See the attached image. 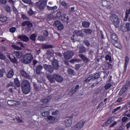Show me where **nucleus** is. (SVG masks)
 Returning a JSON list of instances; mask_svg holds the SVG:
<instances>
[{
    "label": "nucleus",
    "instance_id": "1",
    "mask_svg": "<svg viewBox=\"0 0 130 130\" xmlns=\"http://www.w3.org/2000/svg\"><path fill=\"white\" fill-rule=\"evenodd\" d=\"M111 39H112V44L118 49L121 50L122 49V45L120 42H118V38H117V35L115 33H113L111 35Z\"/></svg>",
    "mask_w": 130,
    "mask_h": 130
},
{
    "label": "nucleus",
    "instance_id": "2",
    "mask_svg": "<svg viewBox=\"0 0 130 130\" xmlns=\"http://www.w3.org/2000/svg\"><path fill=\"white\" fill-rule=\"evenodd\" d=\"M47 78L51 83H54L55 81L59 82V83H61L63 81V78L59 75L56 74H53L52 76L47 75Z\"/></svg>",
    "mask_w": 130,
    "mask_h": 130
},
{
    "label": "nucleus",
    "instance_id": "3",
    "mask_svg": "<svg viewBox=\"0 0 130 130\" xmlns=\"http://www.w3.org/2000/svg\"><path fill=\"white\" fill-rule=\"evenodd\" d=\"M21 88L23 93L25 95L29 94L30 91H31V88L30 86V83L29 81L27 80H24L22 81L21 83Z\"/></svg>",
    "mask_w": 130,
    "mask_h": 130
},
{
    "label": "nucleus",
    "instance_id": "4",
    "mask_svg": "<svg viewBox=\"0 0 130 130\" xmlns=\"http://www.w3.org/2000/svg\"><path fill=\"white\" fill-rule=\"evenodd\" d=\"M34 58L33 55L31 53H26L23 55V59L21 60V61L23 63L29 64L32 62Z\"/></svg>",
    "mask_w": 130,
    "mask_h": 130
},
{
    "label": "nucleus",
    "instance_id": "5",
    "mask_svg": "<svg viewBox=\"0 0 130 130\" xmlns=\"http://www.w3.org/2000/svg\"><path fill=\"white\" fill-rule=\"evenodd\" d=\"M109 18L110 20H111L115 28H118V27H119V23L120 22L119 20H118V17H117V15L113 14L111 16H110Z\"/></svg>",
    "mask_w": 130,
    "mask_h": 130
},
{
    "label": "nucleus",
    "instance_id": "6",
    "mask_svg": "<svg viewBox=\"0 0 130 130\" xmlns=\"http://www.w3.org/2000/svg\"><path fill=\"white\" fill-rule=\"evenodd\" d=\"M47 4V1L45 0L42 1V0H41L36 4V6L37 8H38L39 10H41L45 9V7H46Z\"/></svg>",
    "mask_w": 130,
    "mask_h": 130
},
{
    "label": "nucleus",
    "instance_id": "7",
    "mask_svg": "<svg viewBox=\"0 0 130 130\" xmlns=\"http://www.w3.org/2000/svg\"><path fill=\"white\" fill-rule=\"evenodd\" d=\"M86 122V120H81L79 122H78L74 126V128L75 130H80L81 128H83L84 126L85 125V123Z\"/></svg>",
    "mask_w": 130,
    "mask_h": 130
},
{
    "label": "nucleus",
    "instance_id": "8",
    "mask_svg": "<svg viewBox=\"0 0 130 130\" xmlns=\"http://www.w3.org/2000/svg\"><path fill=\"white\" fill-rule=\"evenodd\" d=\"M54 26L57 27L58 31H62V30H63V24H62L61 22L59 20H56L54 21Z\"/></svg>",
    "mask_w": 130,
    "mask_h": 130
},
{
    "label": "nucleus",
    "instance_id": "9",
    "mask_svg": "<svg viewBox=\"0 0 130 130\" xmlns=\"http://www.w3.org/2000/svg\"><path fill=\"white\" fill-rule=\"evenodd\" d=\"M21 26H22V27H25V26H26L27 27L28 31H31V28L33 27V23L31 22V21H23L21 23Z\"/></svg>",
    "mask_w": 130,
    "mask_h": 130
},
{
    "label": "nucleus",
    "instance_id": "10",
    "mask_svg": "<svg viewBox=\"0 0 130 130\" xmlns=\"http://www.w3.org/2000/svg\"><path fill=\"white\" fill-rule=\"evenodd\" d=\"M72 123H73V117H68L65 119L64 124L67 127H70L72 126Z\"/></svg>",
    "mask_w": 130,
    "mask_h": 130
},
{
    "label": "nucleus",
    "instance_id": "11",
    "mask_svg": "<svg viewBox=\"0 0 130 130\" xmlns=\"http://www.w3.org/2000/svg\"><path fill=\"white\" fill-rule=\"evenodd\" d=\"M63 56L65 59L69 60L73 58V56H74V53L73 52L67 51L63 53Z\"/></svg>",
    "mask_w": 130,
    "mask_h": 130
},
{
    "label": "nucleus",
    "instance_id": "12",
    "mask_svg": "<svg viewBox=\"0 0 130 130\" xmlns=\"http://www.w3.org/2000/svg\"><path fill=\"white\" fill-rule=\"evenodd\" d=\"M43 67L45 70L47 72H49V73H52L53 72H54V69H53V67L51 66V65L44 64Z\"/></svg>",
    "mask_w": 130,
    "mask_h": 130
},
{
    "label": "nucleus",
    "instance_id": "13",
    "mask_svg": "<svg viewBox=\"0 0 130 130\" xmlns=\"http://www.w3.org/2000/svg\"><path fill=\"white\" fill-rule=\"evenodd\" d=\"M13 54L16 58L20 59L24 57V54L20 51H14Z\"/></svg>",
    "mask_w": 130,
    "mask_h": 130
},
{
    "label": "nucleus",
    "instance_id": "14",
    "mask_svg": "<svg viewBox=\"0 0 130 130\" xmlns=\"http://www.w3.org/2000/svg\"><path fill=\"white\" fill-rule=\"evenodd\" d=\"M52 64L54 70H57L59 68V65L58 64V61L56 59H54L52 61Z\"/></svg>",
    "mask_w": 130,
    "mask_h": 130
},
{
    "label": "nucleus",
    "instance_id": "15",
    "mask_svg": "<svg viewBox=\"0 0 130 130\" xmlns=\"http://www.w3.org/2000/svg\"><path fill=\"white\" fill-rule=\"evenodd\" d=\"M127 19L128 22H130V8L126 10L124 21H127Z\"/></svg>",
    "mask_w": 130,
    "mask_h": 130
},
{
    "label": "nucleus",
    "instance_id": "16",
    "mask_svg": "<svg viewBox=\"0 0 130 130\" xmlns=\"http://www.w3.org/2000/svg\"><path fill=\"white\" fill-rule=\"evenodd\" d=\"M127 85H124L123 86V87L120 89L118 93L119 96H122L123 94H124L126 90H127Z\"/></svg>",
    "mask_w": 130,
    "mask_h": 130
},
{
    "label": "nucleus",
    "instance_id": "17",
    "mask_svg": "<svg viewBox=\"0 0 130 130\" xmlns=\"http://www.w3.org/2000/svg\"><path fill=\"white\" fill-rule=\"evenodd\" d=\"M114 120V117H111L107 121L105 122L102 126H107V124H110Z\"/></svg>",
    "mask_w": 130,
    "mask_h": 130
},
{
    "label": "nucleus",
    "instance_id": "18",
    "mask_svg": "<svg viewBox=\"0 0 130 130\" xmlns=\"http://www.w3.org/2000/svg\"><path fill=\"white\" fill-rule=\"evenodd\" d=\"M18 38L24 42H28L29 41V38L25 35H20L18 36Z\"/></svg>",
    "mask_w": 130,
    "mask_h": 130
},
{
    "label": "nucleus",
    "instance_id": "19",
    "mask_svg": "<svg viewBox=\"0 0 130 130\" xmlns=\"http://www.w3.org/2000/svg\"><path fill=\"white\" fill-rule=\"evenodd\" d=\"M47 118L49 123H54L56 121L55 117H53V116H49Z\"/></svg>",
    "mask_w": 130,
    "mask_h": 130
},
{
    "label": "nucleus",
    "instance_id": "20",
    "mask_svg": "<svg viewBox=\"0 0 130 130\" xmlns=\"http://www.w3.org/2000/svg\"><path fill=\"white\" fill-rule=\"evenodd\" d=\"M20 74H21V76H22V77H24V78H25V79H30V75H29V74H28V73H27V72H26V71H25L24 70H21L20 71Z\"/></svg>",
    "mask_w": 130,
    "mask_h": 130
},
{
    "label": "nucleus",
    "instance_id": "21",
    "mask_svg": "<svg viewBox=\"0 0 130 130\" xmlns=\"http://www.w3.org/2000/svg\"><path fill=\"white\" fill-rule=\"evenodd\" d=\"M79 56L80 57V58H81V59H82L84 62H89L90 61V59H89V58L85 56V55H84V54H79Z\"/></svg>",
    "mask_w": 130,
    "mask_h": 130
},
{
    "label": "nucleus",
    "instance_id": "22",
    "mask_svg": "<svg viewBox=\"0 0 130 130\" xmlns=\"http://www.w3.org/2000/svg\"><path fill=\"white\" fill-rule=\"evenodd\" d=\"M43 70V67L41 66V64L38 65L37 67L36 72L38 75H40V73H41V70Z\"/></svg>",
    "mask_w": 130,
    "mask_h": 130
},
{
    "label": "nucleus",
    "instance_id": "23",
    "mask_svg": "<svg viewBox=\"0 0 130 130\" xmlns=\"http://www.w3.org/2000/svg\"><path fill=\"white\" fill-rule=\"evenodd\" d=\"M14 76V70L13 69H11L10 71L8 73L7 78L8 79H12Z\"/></svg>",
    "mask_w": 130,
    "mask_h": 130
},
{
    "label": "nucleus",
    "instance_id": "24",
    "mask_svg": "<svg viewBox=\"0 0 130 130\" xmlns=\"http://www.w3.org/2000/svg\"><path fill=\"white\" fill-rule=\"evenodd\" d=\"M82 25L84 28H89V27H90V22L88 21H83L82 22Z\"/></svg>",
    "mask_w": 130,
    "mask_h": 130
},
{
    "label": "nucleus",
    "instance_id": "25",
    "mask_svg": "<svg viewBox=\"0 0 130 130\" xmlns=\"http://www.w3.org/2000/svg\"><path fill=\"white\" fill-rule=\"evenodd\" d=\"M17 102L15 101L14 100H8L7 102V104L8 105L10 106H15L17 104Z\"/></svg>",
    "mask_w": 130,
    "mask_h": 130
},
{
    "label": "nucleus",
    "instance_id": "26",
    "mask_svg": "<svg viewBox=\"0 0 130 130\" xmlns=\"http://www.w3.org/2000/svg\"><path fill=\"white\" fill-rule=\"evenodd\" d=\"M42 47L43 49H48V48H53V46L45 44L42 45Z\"/></svg>",
    "mask_w": 130,
    "mask_h": 130
},
{
    "label": "nucleus",
    "instance_id": "27",
    "mask_svg": "<svg viewBox=\"0 0 130 130\" xmlns=\"http://www.w3.org/2000/svg\"><path fill=\"white\" fill-rule=\"evenodd\" d=\"M75 33L77 36L84 37V34L82 30H75Z\"/></svg>",
    "mask_w": 130,
    "mask_h": 130
},
{
    "label": "nucleus",
    "instance_id": "28",
    "mask_svg": "<svg viewBox=\"0 0 130 130\" xmlns=\"http://www.w3.org/2000/svg\"><path fill=\"white\" fill-rule=\"evenodd\" d=\"M51 99V98H50V96H47L46 98L44 99L42 101V103H44L45 104L46 103H48L49 101H50Z\"/></svg>",
    "mask_w": 130,
    "mask_h": 130
},
{
    "label": "nucleus",
    "instance_id": "29",
    "mask_svg": "<svg viewBox=\"0 0 130 130\" xmlns=\"http://www.w3.org/2000/svg\"><path fill=\"white\" fill-rule=\"evenodd\" d=\"M14 82L17 88H19V87L21 86V83H20V81L19 80V79H18V78H15L14 80Z\"/></svg>",
    "mask_w": 130,
    "mask_h": 130
},
{
    "label": "nucleus",
    "instance_id": "30",
    "mask_svg": "<svg viewBox=\"0 0 130 130\" xmlns=\"http://www.w3.org/2000/svg\"><path fill=\"white\" fill-rule=\"evenodd\" d=\"M7 20H8V18L4 15H0V21L2 23H5V22H7Z\"/></svg>",
    "mask_w": 130,
    "mask_h": 130
},
{
    "label": "nucleus",
    "instance_id": "31",
    "mask_svg": "<svg viewBox=\"0 0 130 130\" xmlns=\"http://www.w3.org/2000/svg\"><path fill=\"white\" fill-rule=\"evenodd\" d=\"M47 9L48 11H55V10H57V6H55L54 7L47 6Z\"/></svg>",
    "mask_w": 130,
    "mask_h": 130
},
{
    "label": "nucleus",
    "instance_id": "32",
    "mask_svg": "<svg viewBox=\"0 0 130 130\" xmlns=\"http://www.w3.org/2000/svg\"><path fill=\"white\" fill-rule=\"evenodd\" d=\"M84 33H85V34H87V35L92 34L93 33V31L92 29H90L89 28L88 29H84Z\"/></svg>",
    "mask_w": 130,
    "mask_h": 130
},
{
    "label": "nucleus",
    "instance_id": "33",
    "mask_svg": "<svg viewBox=\"0 0 130 130\" xmlns=\"http://www.w3.org/2000/svg\"><path fill=\"white\" fill-rule=\"evenodd\" d=\"M37 37V35L35 34H33L30 35L29 38L30 40H32V41H36Z\"/></svg>",
    "mask_w": 130,
    "mask_h": 130
},
{
    "label": "nucleus",
    "instance_id": "34",
    "mask_svg": "<svg viewBox=\"0 0 130 130\" xmlns=\"http://www.w3.org/2000/svg\"><path fill=\"white\" fill-rule=\"evenodd\" d=\"M9 59L12 63H17L18 62V60L17 59V58L15 57H14V58H12L10 56L9 57Z\"/></svg>",
    "mask_w": 130,
    "mask_h": 130
},
{
    "label": "nucleus",
    "instance_id": "35",
    "mask_svg": "<svg viewBox=\"0 0 130 130\" xmlns=\"http://www.w3.org/2000/svg\"><path fill=\"white\" fill-rule=\"evenodd\" d=\"M80 88V85H77L76 86V87H75V88L74 89H73L72 90H71V93H72V94H75V93L78 91V90H79V88Z\"/></svg>",
    "mask_w": 130,
    "mask_h": 130
},
{
    "label": "nucleus",
    "instance_id": "36",
    "mask_svg": "<svg viewBox=\"0 0 130 130\" xmlns=\"http://www.w3.org/2000/svg\"><path fill=\"white\" fill-rule=\"evenodd\" d=\"M129 62V57H128V56H125V62H124V66H127Z\"/></svg>",
    "mask_w": 130,
    "mask_h": 130
},
{
    "label": "nucleus",
    "instance_id": "37",
    "mask_svg": "<svg viewBox=\"0 0 130 130\" xmlns=\"http://www.w3.org/2000/svg\"><path fill=\"white\" fill-rule=\"evenodd\" d=\"M12 47H13L14 49H15V50H22V48H21V47H19L16 45H12Z\"/></svg>",
    "mask_w": 130,
    "mask_h": 130
},
{
    "label": "nucleus",
    "instance_id": "38",
    "mask_svg": "<svg viewBox=\"0 0 130 130\" xmlns=\"http://www.w3.org/2000/svg\"><path fill=\"white\" fill-rule=\"evenodd\" d=\"M68 74L71 76H75V71L72 69H69L68 70Z\"/></svg>",
    "mask_w": 130,
    "mask_h": 130
},
{
    "label": "nucleus",
    "instance_id": "39",
    "mask_svg": "<svg viewBox=\"0 0 130 130\" xmlns=\"http://www.w3.org/2000/svg\"><path fill=\"white\" fill-rule=\"evenodd\" d=\"M22 1L23 3H24V4H27V5H33V3L31 0H22Z\"/></svg>",
    "mask_w": 130,
    "mask_h": 130
},
{
    "label": "nucleus",
    "instance_id": "40",
    "mask_svg": "<svg viewBox=\"0 0 130 130\" xmlns=\"http://www.w3.org/2000/svg\"><path fill=\"white\" fill-rule=\"evenodd\" d=\"M34 14V11L32 10L31 8H30L29 10L27 11V15H28L29 16H33Z\"/></svg>",
    "mask_w": 130,
    "mask_h": 130
},
{
    "label": "nucleus",
    "instance_id": "41",
    "mask_svg": "<svg viewBox=\"0 0 130 130\" xmlns=\"http://www.w3.org/2000/svg\"><path fill=\"white\" fill-rule=\"evenodd\" d=\"M105 58H106V60H109L110 63L112 62V58H111V56H110V55H106Z\"/></svg>",
    "mask_w": 130,
    "mask_h": 130
},
{
    "label": "nucleus",
    "instance_id": "42",
    "mask_svg": "<svg viewBox=\"0 0 130 130\" xmlns=\"http://www.w3.org/2000/svg\"><path fill=\"white\" fill-rule=\"evenodd\" d=\"M92 79H93V76H89L87 78L84 80V83H88V82H90Z\"/></svg>",
    "mask_w": 130,
    "mask_h": 130
},
{
    "label": "nucleus",
    "instance_id": "43",
    "mask_svg": "<svg viewBox=\"0 0 130 130\" xmlns=\"http://www.w3.org/2000/svg\"><path fill=\"white\" fill-rule=\"evenodd\" d=\"M112 86V85L111 84V83H107L105 85V90H109V89L110 88H111V86Z\"/></svg>",
    "mask_w": 130,
    "mask_h": 130
},
{
    "label": "nucleus",
    "instance_id": "44",
    "mask_svg": "<svg viewBox=\"0 0 130 130\" xmlns=\"http://www.w3.org/2000/svg\"><path fill=\"white\" fill-rule=\"evenodd\" d=\"M83 43L84 44H85V45H86V46H87V47H89L90 46V45H91V44L90 43V42H89V41L86 40L83 41Z\"/></svg>",
    "mask_w": 130,
    "mask_h": 130
},
{
    "label": "nucleus",
    "instance_id": "45",
    "mask_svg": "<svg viewBox=\"0 0 130 130\" xmlns=\"http://www.w3.org/2000/svg\"><path fill=\"white\" fill-rule=\"evenodd\" d=\"M125 28H126L127 32H129L130 31V23L127 22L125 24Z\"/></svg>",
    "mask_w": 130,
    "mask_h": 130
},
{
    "label": "nucleus",
    "instance_id": "46",
    "mask_svg": "<svg viewBox=\"0 0 130 130\" xmlns=\"http://www.w3.org/2000/svg\"><path fill=\"white\" fill-rule=\"evenodd\" d=\"M48 115H49V112L48 111H46L42 113V116H43V117H46Z\"/></svg>",
    "mask_w": 130,
    "mask_h": 130
},
{
    "label": "nucleus",
    "instance_id": "47",
    "mask_svg": "<svg viewBox=\"0 0 130 130\" xmlns=\"http://www.w3.org/2000/svg\"><path fill=\"white\" fill-rule=\"evenodd\" d=\"M64 21L67 22V23H69V20H70V18H69V16L67 15V14H64Z\"/></svg>",
    "mask_w": 130,
    "mask_h": 130
},
{
    "label": "nucleus",
    "instance_id": "48",
    "mask_svg": "<svg viewBox=\"0 0 130 130\" xmlns=\"http://www.w3.org/2000/svg\"><path fill=\"white\" fill-rule=\"evenodd\" d=\"M100 78V75L99 73H96L93 75L92 79L93 80H96V79H99Z\"/></svg>",
    "mask_w": 130,
    "mask_h": 130
},
{
    "label": "nucleus",
    "instance_id": "49",
    "mask_svg": "<svg viewBox=\"0 0 130 130\" xmlns=\"http://www.w3.org/2000/svg\"><path fill=\"white\" fill-rule=\"evenodd\" d=\"M80 53H84V52H86V49L84 47H81L79 49V52Z\"/></svg>",
    "mask_w": 130,
    "mask_h": 130
},
{
    "label": "nucleus",
    "instance_id": "50",
    "mask_svg": "<svg viewBox=\"0 0 130 130\" xmlns=\"http://www.w3.org/2000/svg\"><path fill=\"white\" fill-rule=\"evenodd\" d=\"M16 28L15 27H12L9 29V31L11 32V33H15L16 32Z\"/></svg>",
    "mask_w": 130,
    "mask_h": 130
},
{
    "label": "nucleus",
    "instance_id": "51",
    "mask_svg": "<svg viewBox=\"0 0 130 130\" xmlns=\"http://www.w3.org/2000/svg\"><path fill=\"white\" fill-rule=\"evenodd\" d=\"M79 61V59L75 58V59H72L70 60V63H75V62H78Z\"/></svg>",
    "mask_w": 130,
    "mask_h": 130
},
{
    "label": "nucleus",
    "instance_id": "52",
    "mask_svg": "<svg viewBox=\"0 0 130 130\" xmlns=\"http://www.w3.org/2000/svg\"><path fill=\"white\" fill-rule=\"evenodd\" d=\"M4 74H5V70L1 69L0 70V78H3V77H4Z\"/></svg>",
    "mask_w": 130,
    "mask_h": 130
},
{
    "label": "nucleus",
    "instance_id": "53",
    "mask_svg": "<svg viewBox=\"0 0 130 130\" xmlns=\"http://www.w3.org/2000/svg\"><path fill=\"white\" fill-rule=\"evenodd\" d=\"M61 5L62 7H64V8H68V6H69L68 5V4H67V2H66L64 1H62L61 3Z\"/></svg>",
    "mask_w": 130,
    "mask_h": 130
},
{
    "label": "nucleus",
    "instance_id": "54",
    "mask_svg": "<svg viewBox=\"0 0 130 130\" xmlns=\"http://www.w3.org/2000/svg\"><path fill=\"white\" fill-rule=\"evenodd\" d=\"M120 108H121V107L120 106L117 107L116 108L112 110V113H115V112H116V111H118V110H119Z\"/></svg>",
    "mask_w": 130,
    "mask_h": 130
},
{
    "label": "nucleus",
    "instance_id": "55",
    "mask_svg": "<svg viewBox=\"0 0 130 130\" xmlns=\"http://www.w3.org/2000/svg\"><path fill=\"white\" fill-rule=\"evenodd\" d=\"M80 69H81V64H76L75 65V70L76 71H79V70H80Z\"/></svg>",
    "mask_w": 130,
    "mask_h": 130
},
{
    "label": "nucleus",
    "instance_id": "56",
    "mask_svg": "<svg viewBox=\"0 0 130 130\" xmlns=\"http://www.w3.org/2000/svg\"><path fill=\"white\" fill-rule=\"evenodd\" d=\"M11 7H10L9 6H7L5 7V10L8 13H11Z\"/></svg>",
    "mask_w": 130,
    "mask_h": 130
},
{
    "label": "nucleus",
    "instance_id": "57",
    "mask_svg": "<svg viewBox=\"0 0 130 130\" xmlns=\"http://www.w3.org/2000/svg\"><path fill=\"white\" fill-rule=\"evenodd\" d=\"M127 66L124 65V70L123 71V75H124L126 73V71H127Z\"/></svg>",
    "mask_w": 130,
    "mask_h": 130
},
{
    "label": "nucleus",
    "instance_id": "58",
    "mask_svg": "<svg viewBox=\"0 0 130 130\" xmlns=\"http://www.w3.org/2000/svg\"><path fill=\"white\" fill-rule=\"evenodd\" d=\"M13 12H14V14H16V15H18V14H19V12L18 11V9H17V8H16L15 7V6H14L13 7Z\"/></svg>",
    "mask_w": 130,
    "mask_h": 130
},
{
    "label": "nucleus",
    "instance_id": "59",
    "mask_svg": "<svg viewBox=\"0 0 130 130\" xmlns=\"http://www.w3.org/2000/svg\"><path fill=\"white\" fill-rule=\"evenodd\" d=\"M34 87L36 91H39V86L36 83L34 84Z\"/></svg>",
    "mask_w": 130,
    "mask_h": 130
},
{
    "label": "nucleus",
    "instance_id": "60",
    "mask_svg": "<svg viewBox=\"0 0 130 130\" xmlns=\"http://www.w3.org/2000/svg\"><path fill=\"white\" fill-rule=\"evenodd\" d=\"M116 124H117V122L114 121L112 124L110 125L109 127H113V126L116 125Z\"/></svg>",
    "mask_w": 130,
    "mask_h": 130
},
{
    "label": "nucleus",
    "instance_id": "61",
    "mask_svg": "<svg viewBox=\"0 0 130 130\" xmlns=\"http://www.w3.org/2000/svg\"><path fill=\"white\" fill-rule=\"evenodd\" d=\"M6 58V56L2 52H0V59H2V60H3Z\"/></svg>",
    "mask_w": 130,
    "mask_h": 130
},
{
    "label": "nucleus",
    "instance_id": "62",
    "mask_svg": "<svg viewBox=\"0 0 130 130\" xmlns=\"http://www.w3.org/2000/svg\"><path fill=\"white\" fill-rule=\"evenodd\" d=\"M59 113V111L58 110H56L54 112L52 113V115H57Z\"/></svg>",
    "mask_w": 130,
    "mask_h": 130
},
{
    "label": "nucleus",
    "instance_id": "63",
    "mask_svg": "<svg viewBox=\"0 0 130 130\" xmlns=\"http://www.w3.org/2000/svg\"><path fill=\"white\" fill-rule=\"evenodd\" d=\"M128 119V118H127V117H123L122 118V122H125V121H126Z\"/></svg>",
    "mask_w": 130,
    "mask_h": 130
},
{
    "label": "nucleus",
    "instance_id": "64",
    "mask_svg": "<svg viewBox=\"0 0 130 130\" xmlns=\"http://www.w3.org/2000/svg\"><path fill=\"white\" fill-rule=\"evenodd\" d=\"M125 127H126L127 129H128L130 127V121L128 122L126 125H125Z\"/></svg>",
    "mask_w": 130,
    "mask_h": 130
}]
</instances>
